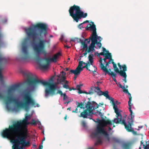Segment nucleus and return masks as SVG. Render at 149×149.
<instances>
[{
	"label": "nucleus",
	"instance_id": "nucleus-37",
	"mask_svg": "<svg viewBox=\"0 0 149 149\" xmlns=\"http://www.w3.org/2000/svg\"><path fill=\"white\" fill-rule=\"evenodd\" d=\"M65 48H67V49L69 48L70 47V46H68L67 45H65Z\"/></svg>",
	"mask_w": 149,
	"mask_h": 149
},
{
	"label": "nucleus",
	"instance_id": "nucleus-3",
	"mask_svg": "<svg viewBox=\"0 0 149 149\" xmlns=\"http://www.w3.org/2000/svg\"><path fill=\"white\" fill-rule=\"evenodd\" d=\"M92 54L89 55L88 58V60L87 63H86L80 61L77 67L75 70H71L70 72L74 74L75 76H77L80 74L81 72L83 70V69L86 68V69L90 71L91 72H96L97 69L93 65V58Z\"/></svg>",
	"mask_w": 149,
	"mask_h": 149
},
{
	"label": "nucleus",
	"instance_id": "nucleus-33",
	"mask_svg": "<svg viewBox=\"0 0 149 149\" xmlns=\"http://www.w3.org/2000/svg\"><path fill=\"white\" fill-rule=\"evenodd\" d=\"M112 63L113 64V68H117L116 65L113 62H112Z\"/></svg>",
	"mask_w": 149,
	"mask_h": 149
},
{
	"label": "nucleus",
	"instance_id": "nucleus-6",
	"mask_svg": "<svg viewBox=\"0 0 149 149\" xmlns=\"http://www.w3.org/2000/svg\"><path fill=\"white\" fill-rule=\"evenodd\" d=\"M103 104H100V105H98L95 102H88L85 107L83 108L84 111L81 113V116L84 118H90L92 115L94 114L93 111Z\"/></svg>",
	"mask_w": 149,
	"mask_h": 149
},
{
	"label": "nucleus",
	"instance_id": "nucleus-25",
	"mask_svg": "<svg viewBox=\"0 0 149 149\" xmlns=\"http://www.w3.org/2000/svg\"><path fill=\"white\" fill-rule=\"evenodd\" d=\"M50 93V91L47 89H46L45 90V96L46 97H48L49 94Z\"/></svg>",
	"mask_w": 149,
	"mask_h": 149
},
{
	"label": "nucleus",
	"instance_id": "nucleus-10",
	"mask_svg": "<svg viewBox=\"0 0 149 149\" xmlns=\"http://www.w3.org/2000/svg\"><path fill=\"white\" fill-rule=\"evenodd\" d=\"M61 55V53L60 52H58L54 55L52 57H49L46 58L45 60L48 63L46 65H40V68L43 70L47 69L49 66V63H56Z\"/></svg>",
	"mask_w": 149,
	"mask_h": 149
},
{
	"label": "nucleus",
	"instance_id": "nucleus-41",
	"mask_svg": "<svg viewBox=\"0 0 149 149\" xmlns=\"http://www.w3.org/2000/svg\"><path fill=\"white\" fill-rule=\"evenodd\" d=\"M79 103V105H80V107H81V106H82V105H81V103H78V104ZM81 107H82V106H81Z\"/></svg>",
	"mask_w": 149,
	"mask_h": 149
},
{
	"label": "nucleus",
	"instance_id": "nucleus-9",
	"mask_svg": "<svg viewBox=\"0 0 149 149\" xmlns=\"http://www.w3.org/2000/svg\"><path fill=\"white\" fill-rule=\"evenodd\" d=\"M49 40L48 41H47L46 40L43 41L40 40L37 44L35 43L32 44V46L37 56H38L40 54L43 52L44 47L45 43L46 42H49Z\"/></svg>",
	"mask_w": 149,
	"mask_h": 149
},
{
	"label": "nucleus",
	"instance_id": "nucleus-36",
	"mask_svg": "<svg viewBox=\"0 0 149 149\" xmlns=\"http://www.w3.org/2000/svg\"><path fill=\"white\" fill-rule=\"evenodd\" d=\"M97 113L100 116H102V114L100 112L98 111L97 112Z\"/></svg>",
	"mask_w": 149,
	"mask_h": 149
},
{
	"label": "nucleus",
	"instance_id": "nucleus-21",
	"mask_svg": "<svg viewBox=\"0 0 149 149\" xmlns=\"http://www.w3.org/2000/svg\"><path fill=\"white\" fill-rule=\"evenodd\" d=\"M61 97H63V100L65 102L64 103L65 104L67 103L68 104L71 102V100L69 99V97L65 93H61Z\"/></svg>",
	"mask_w": 149,
	"mask_h": 149
},
{
	"label": "nucleus",
	"instance_id": "nucleus-27",
	"mask_svg": "<svg viewBox=\"0 0 149 149\" xmlns=\"http://www.w3.org/2000/svg\"><path fill=\"white\" fill-rule=\"evenodd\" d=\"M83 48L84 49H86V51H87L88 49L87 44L86 43H84L83 46Z\"/></svg>",
	"mask_w": 149,
	"mask_h": 149
},
{
	"label": "nucleus",
	"instance_id": "nucleus-26",
	"mask_svg": "<svg viewBox=\"0 0 149 149\" xmlns=\"http://www.w3.org/2000/svg\"><path fill=\"white\" fill-rule=\"evenodd\" d=\"M79 103L78 104H77V107L76 108L75 111L73 110V112H77L78 111H77L78 109L79 108H80L81 109H82L83 107H80V105H79Z\"/></svg>",
	"mask_w": 149,
	"mask_h": 149
},
{
	"label": "nucleus",
	"instance_id": "nucleus-24",
	"mask_svg": "<svg viewBox=\"0 0 149 149\" xmlns=\"http://www.w3.org/2000/svg\"><path fill=\"white\" fill-rule=\"evenodd\" d=\"M65 83L63 85V87L64 88H65L66 89H69V86H68V82L67 80H65Z\"/></svg>",
	"mask_w": 149,
	"mask_h": 149
},
{
	"label": "nucleus",
	"instance_id": "nucleus-17",
	"mask_svg": "<svg viewBox=\"0 0 149 149\" xmlns=\"http://www.w3.org/2000/svg\"><path fill=\"white\" fill-rule=\"evenodd\" d=\"M123 90V91L124 92L126 93H127L129 95V101L128 102V105H129V109L130 112H131V115H132V109H134V108L133 106V104H132L131 102V101L132 100V97L131 96V94L130 93H129L127 90L125 89V86H122L120 87Z\"/></svg>",
	"mask_w": 149,
	"mask_h": 149
},
{
	"label": "nucleus",
	"instance_id": "nucleus-19",
	"mask_svg": "<svg viewBox=\"0 0 149 149\" xmlns=\"http://www.w3.org/2000/svg\"><path fill=\"white\" fill-rule=\"evenodd\" d=\"M66 73L63 71H62L61 74L58 76V78L57 79V83L56 84H59L62 82L65 81L66 77Z\"/></svg>",
	"mask_w": 149,
	"mask_h": 149
},
{
	"label": "nucleus",
	"instance_id": "nucleus-48",
	"mask_svg": "<svg viewBox=\"0 0 149 149\" xmlns=\"http://www.w3.org/2000/svg\"><path fill=\"white\" fill-rule=\"evenodd\" d=\"M68 60H70V58H68Z\"/></svg>",
	"mask_w": 149,
	"mask_h": 149
},
{
	"label": "nucleus",
	"instance_id": "nucleus-23",
	"mask_svg": "<svg viewBox=\"0 0 149 149\" xmlns=\"http://www.w3.org/2000/svg\"><path fill=\"white\" fill-rule=\"evenodd\" d=\"M87 22H88V21H86L82 23L81 24L78 26V28L80 29H82L85 27V26L84 25V24Z\"/></svg>",
	"mask_w": 149,
	"mask_h": 149
},
{
	"label": "nucleus",
	"instance_id": "nucleus-8",
	"mask_svg": "<svg viewBox=\"0 0 149 149\" xmlns=\"http://www.w3.org/2000/svg\"><path fill=\"white\" fill-rule=\"evenodd\" d=\"M133 109H132V111ZM121 112H119L118 113H116L117 115V118H115L113 120V121L116 123H118L119 122H122L123 123L124 125L125 128L127 130L130 131L132 130L133 129L131 127V124L134 122V115L133 114V112L132 111V115H131V113L130 115L131 118L129 117L127 119L126 121L124 120H122V116L121 114ZM130 113L131 112H130Z\"/></svg>",
	"mask_w": 149,
	"mask_h": 149
},
{
	"label": "nucleus",
	"instance_id": "nucleus-47",
	"mask_svg": "<svg viewBox=\"0 0 149 149\" xmlns=\"http://www.w3.org/2000/svg\"><path fill=\"white\" fill-rule=\"evenodd\" d=\"M44 140H45V138H44L43 139L42 141H44Z\"/></svg>",
	"mask_w": 149,
	"mask_h": 149
},
{
	"label": "nucleus",
	"instance_id": "nucleus-29",
	"mask_svg": "<svg viewBox=\"0 0 149 149\" xmlns=\"http://www.w3.org/2000/svg\"><path fill=\"white\" fill-rule=\"evenodd\" d=\"M82 85H77L76 86V89H78V90H79L81 89V87Z\"/></svg>",
	"mask_w": 149,
	"mask_h": 149
},
{
	"label": "nucleus",
	"instance_id": "nucleus-28",
	"mask_svg": "<svg viewBox=\"0 0 149 149\" xmlns=\"http://www.w3.org/2000/svg\"><path fill=\"white\" fill-rule=\"evenodd\" d=\"M3 79V77L2 75L1 74V70L0 68V80L2 81Z\"/></svg>",
	"mask_w": 149,
	"mask_h": 149
},
{
	"label": "nucleus",
	"instance_id": "nucleus-15",
	"mask_svg": "<svg viewBox=\"0 0 149 149\" xmlns=\"http://www.w3.org/2000/svg\"><path fill=\"white\" fill-rule=\"evenodd\" d=\"M118 65L120 70L123 69V71L121 70L119 71L118 69L116 68H115V71L116 73H119L121 76L124 78V80H125L126 77V75L125 71L127 70L126 66L125 65L122 66L119 63L118 64Z\"/></svg>",
	"mask_w": 149,
	"mask_h": 149
},
{
	"label": "nucleus",
	"instance_id": "nucleus-18",
	"mask_svg": "<svg viewBox=\"0 0 149 149\" xmlns=\"http://www.w3.org/2000/svg\"><path fill=\"white\" fill-rule=\"evenodd\" d=\"M103 52L99 54L100 55L103 56H105V58L104 59V62H106V60L107 59H111V55L110 53H107L106 51V49L103 48Z\"/></svg>",
	"mask_w": 149,
	"mask_h": 149
},
{
	"label": "nucleus",
	"instance_id": "nucleus-1",
	"mask_svg": "<svg viewBox=\"0 0 149 149\" xmlns=\"http://www.w3.org/2000/svg\"><path fill=\"white\" fill-rule=\"evenodd\" d=\"M31 116L32 115L26 116L24 120L17 122L13 125V127H10L2 133L3 136L10 139L13 143V149H25V147L30 146V141H26L29 137L27 125L30 124L36 125L38 122L35 119L29 121Z\"/></svg>",
	"mask_w": 149,
	"mask_h": 149
},
{
	"label": "nucleus",
	"instance_id": "nucleus-49",
	"mask_svg": "<svg viewBox=\"0 0 149 149\" xmlns=\"http://www.w3.org/2000/svg\"><path fill=\"white\" fill-rule=\"evenodd\" d=\"M139 149H140V148Z\"/></svg>",
	"mask_w": 149,
	"mask_h": 149
},
{
	"label": "nucleus",
	"instance_id": "nucleus-35",
	"mask_svg": "<svg viewBox=\"0 0 149 149\" xmlns=\"http://www.w3.org/2000/svg\"><path fill=\"white\" fill-rule=\"evenodd\" d=\"M116 84L120 88L122 86L120 82H118V83H117V84Z\"/></svg>",
	"mask_w": 149,
	"mask_h": 149
},
{
	"label": "nucleus",
	"instance_id": "nucleus-13",
	"mask_svg": "<svg viewBox=\"0 0 149 149\" xmlns=\"http://www.w3.org/2000/svg\"><path fill=\"white\" fill-rule=\"evenodd\" d=\"M87 30H90L93 31L91 38L98 39L99 41H101L102 38L100 36H98L96 33V29L95 26L94 24L91 25V24H88L86 28Z\"/></svg>",
	"mask_w": 149,
	"mask_h": 149
},
{
	"label": "nucleus",
	"instance_id": "nucleus-32",
	"mask_svg": "<svg viewBox=\"0 0 149 149\" xmlns=\"http://www.w3.org/2000/svg\"><path fill=\"white\" fill-rule=\"evenodd\" d=\"M79 90V91H78V93H85V92H86V91H81V89L79 90Z\"/></svg>",
	"mask_w": 149,
	"mask_h": 149
},
{
	"label": "nucleus",
	"instance_id": "nucleus-16",
	"mask_svg": "<svg viewBox=\"0 0 149 149\" xmlns=\"http://www.w3.org/2000/svg\"><path fill=\"white\" fill-rule=\"evenodd\" d=\"M106 99H108L110 100L112 102L113 105V108L115 110L116 113H118L119 112H121V110L118 108L117 105L119 104V102L116 100H114V98L110 97L109 94L108 96L107 97Z\"/></svg>",
	"mask_w": 149,
	"mask_h": 149
},
{
	"label": "nucleus",
	"instance_id": "nucleus-11",
	"mask_svg": "<svg viewBox=\"0 0 149 149\" xmlns=\"http://www.w3.org/2000/svg\"><path fill=\"white\" fill-rule=\"evenodd\" d=\"M96 92L99 96L103 95L106 97L108 96L109 92L108 91H101L100 88L98 86L92 87L91 88V90L88 92H85L86 94H92Z\"/></svg>",
	"mask_w": 149,
	"mask_h": 149
},
{
	"label": "nucleus",
	"instance_id": "nucleus-7",
	"mask_svg": "<svg viewBox=\"0 0 149 149\" xmlns=\"http://www.w3.org/2000/svg\"><path fill=\"white\" fill-rule=\"evenodd\" d=\"M69 12L70 16L77 22H78L82 17L85 18L87 16V14L84 13L81 10L79 7L77 6L74 5L71 7L69 10Z\"/></svg>",
	"mask_w": 149,
	"mask_h": 149
},
{
	"label": "nucleus",
	"instance_id": "nucleus-31",
	"mask_svg": "<svg viewBox=\"0 0 149 149\" xmlns=\"http://www.w3.org/2000/svg\"><path fill=\"white\" fill-rule=\"evenodd\" d=\"M83 125L85 127L86 125V123L85 121H83L82 122Z\"/></svg>",
	"mask_w": 149,
	"mask_h": 149
},
{
	"label": "nucleus",
	"instance_id": "nucleus-12",
	"mask_svg": "<svg viewBox=\"0 0 149 149\" xmlns=\"http://www.w3.org/2000/svg\"><path fill=\"white\" fill-rule=\"evenodd\" d=\"M98 39L91 38V42L88 47V52L89 53H92L95 51L94 47L95 44L96 46L95 47L97 49H100L101 47V44L100 42V41L97 42Z\"/></svg>",
	"mask_w": 149,
	"mask_h": 149
},
{
	"label": "nucleus",
	"instance_id": "nucleus-46",
	"mask_svg": "<svg viewBox=\"0 0 149 149\" xmlns=\"http://www.w3.org/2000/svg\"><path fill=\"white\" fill-rule=\"evenodd\" d=\"M70 108H68V109H69V110H70Z\"/></svg>",
	"mask_w": 149,
	"mask_h": 149
},
{
	"label": "nucleus",
	"instance_id": "nucleus-45",
	"mask_svg": "<svg viewBox=\"0 0 149 149\" xmlns=\"http://www.w3.org/2000/svg\"><path fill=\"white\" fill-rule=\"evenodd\" d=\"M89 149H93V148H90Z\"/></svg>",
	"mask_w": 149,
	"mask_h": 149
},
{
	"label": "nucleus",
	"instance_id": "nucleus-5",
	"mask_svg": "<svg viewBox=\"0 0 149 149\" xmlns=\"http://www.w3.org/2000/svg\"><path fill=\"white\" fill-rule=\"evenodd\" d=\"M98 124L97 126L95 135L97 136L100 134L108 136L107 131H109L111 130L110 127L112 125L111 121L105 120L104 119L99 120L98 121Z\"/></svg>",
	"mask_w": 149,
	"mask_h": 149
},
{
	"label": "nucleus",
	"instance_id": "nucleus-14",
	"mask_svg": "<svg viewBox=\"0 0 149 149\" xmlns=\"http://www.w3.org/2000/svg\"><path fill=\"white\" fill-rule=\"evenodd\" d=\"M100 59L99 60V62H100V66L101 68V69L104 72H105V75H106L107 73L109 75H111L112 76L113 80L115 82L116 84H117V81L116 79V74H114L112 72H110L107 71V69L106 68V66H104L102 63V59L101 57L100 58Z\"/></svg>",
	"mask_w": 149,
	"mask_h": 149
},
{
	"label": "nucleus",
	"instance_id": "nucleus-2",
	"mask_svg": "<svg viewBox=\"0 0 149 149\" xmlns=\"http://www.w3.org/2000/svg\"><path fill=\"white\" fill-rule=\"evenodd\" d=\"M27 76V79L26 82L29 84V86L24 91L23 94L24 95L23 99L20 100L18 99H16L13 97V93L19 87L18 85H14L11 86L8 88L7 92L8 96L6 100L9 103L14 102L18 107L26 108L28 107L29 105L33 106L35 107H40L39 105L36 104L30 93L33 91L40 84H41L44 86H46L48 85L49 83L47 81L38 79L35 74L30 72L28 73Z\"/></svg>",
	"mask_w": 149,
	"mask_h": 149
},
{
	"label": "nucleus",
	"instance_id": "nucleus-4",
	"mask_svg": "<svg viewBox=\"0 0 149 149\" xmlns=\"http://www.w3.org/2000/svg\"><path fill=\"white\" fill-rule=\"evenodd\" d=\"M38 27L41 29L39 30L37 29L36 26L33 27H30L28 28H25L26 34L29 37H31L34 41L38 39L42 33L45 36L47 33V29L45 25L42 24H38Z\"/></svg>",
	"mask_w": 149,
	"mask_h": 149
},
{
	"label": "nucleus",
	"instance_id": "nucleus-44",
	"mask_svg": "<svg viewBox=\"0 0 149 149\" xmlns=\"http://www.w3.org/2000/svg\"><path fill=\"white\" fill-rule=\"evenodd\" d=\"M50 37H53V36H52V35H51V36H50Z\"/></svg>",
	"mask_w": 149,
	"mask_h": 149
},
{
	"label": "nucleus",
	"instance_id": "nucleus-38",
	"mask_svg": "<svg viewBox=\"0 0 149 149\" xmlns=\"http://www.w3.org/2000/svg\"><path fill=\"white\" fill-rule=\"evenodd\" d=\"M97 142L98 144H100L101 143V141L100 140H98Z\"/></svg>",
	"mask_w": 149,
	"mask_h": 149
},
{
	"label": "nucleus",
	"instance_id": "nucleus-43",
	"mask_svg": "<svg viewBox=\"0 0 149 149\" xmlns=\"http://www.w3.org/2000/svg\"><path fill=\"white\" fill-rule=\"evenodd\" d=\"M67 116H66L65 117V120H66V118H67Z\"/></svg>",
	"mask_w": 149,
	"mask_h": 149
},
{
	"label": "nucleus",
	"instance_id": "nucleus-42",
	"mask_svg": "<svg viewBox=\"0 0 149 149\" xmlns=\"http://www.w3.org/2000/svg\"><path fill=\"white\" fill-rule=\"evenodd\" d=\"M41 146H40L39 147V148L38 149H40L41 148Z\"/></svg>",
	"mask_w": 149,
	"mask_h": 149
},
{
	"label": "nucleus",
	"instance_id": "nucleus-20",
	"mask_svg": "<svg viewBox=\"0 0 149 149\" xmlns=\"http://www.w3.org/2000/svg\"><path fill=\"white\" fill-rule=\"evenodd\" d=\"M58 84L55 83L50 85L49 86V88L50 89V91L57 90L58 91L57 93H62V91L59 90L60 87L58 86Z\"/></svg>",
	"mask_w": 149,
	"mask_h": 149
},
{
	"label": "nucleus",
	"instance_id": "nucleus-22",
	"mask_svg": "<svg viewBox=\"0 0 149 149\" xmlns=\"http://www.w3.org/2000/svg\"><path fill=\"white\" fill-rule=\"evenodd\" d=\"M27 40V39H26L25 40L24 42L22 43V45L23 46L22 49V52L24 54L26 55L28 53L27 47L25 45V42H26Z\"/></svg>",
	"mask_w": 149,
	"mask_h": 149
},
{
	"label": "nucleus",
	"instance_id": "nucleus-39",
	"mask_svg": "<svg viewBox=\"0 0 149 149\" xmlns=\"http://www.w3.org/2000/svg\"><path fill=\"white\" fill-rule=\"evenodd\" d=\"M63 38V35H61V38H60L61 40H62Z\"/></svg>",
	"mask_w": 149,
	"mask_h": 149
},
{
	"label": "nucleus",
	"instance_id": "nucleus-30",
	"mask_svg": "<svg viewBox=\"0 0 149 149\" xmlns=\"http://www.w3.org/2000/svg\"><path fill=\"white\" fill-rule=\"evenodd\" d=\"M4 97L2 93H0V99H3Z\"/></svg>",
	"mask_w": 149,
	"mask_h": 149
},
{
	"label": "nucleus",
	"instance_id": "nucleus-34",
	"mask_svg": "<svg viewBox=\"0 0 149 149\" xmlns=\"http://www.w3.org/2000/svg\"><path fill=\"white\" fill-rule=\"evenodd\" d=\"M69 90L70 91H71L72 90H75L76 89L74 88L73 87H72L71 88H69Z\"/></svg>",
	"mask_w": 149,
	"mask_h": 149
},
{
	"label": "nucleus",
	"instance_id": "nucleus-40",
	"mask_svg": "<svg viewBox=\"0 0 149 149\" xmlns=\"http://www.w3.org/2000/svg\"><path fill=\"white\" fill-rule=\"evenodd\" d=\"M66 69V71H68V70H69L68 68H66V69Z\"/></svg>",
	"mask_w": 149,
	"mask_h": 149
}]
</instances>
